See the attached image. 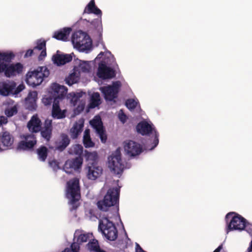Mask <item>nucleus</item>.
Returning <instances> with one entry per match:
<instances>
[{"label":"nucleus","instance_id":"f257e3e1","mask_svg":"<svg viewBox=\"0 0 252 252\" xmlns=\"http://www.w3.org/2000/svg\"><path fill=\"white\" fill-rule=\"evenodd\" d=\"M120 192V187L111 188L108 189L103 199L97 202V207L100 211L107 212L106 215H104L98 220V230L107 240L110 241H115L118 236V230L115 223L110 220L115 217H117L120 220L125 236L128 240H130L119 213Z\"/></svg>","mask_w":252,"mask_h":252},{"label":"nucleus","instance_id":"f03ea898","mask_svg":"<svg viewBox=\"0 0 252 252\" xmlns=\"http://www.w3.org/2000/svg\"><path fill=\"white\" fill-rule=\"evenodd\" d=\"M104 50V52H100L94 59L95 62L101 59L98 63L96 75L103 80H111L115 78L119 66L111 52L107 49Z\"/></svg>","mask_w":252,"mask_h":252},{"label":"nucleus","instance_id":"7ed1b4c3","mask_svg":"<svg viewBox=\"0 0 252 252\" xmlns=\"http://www.w3.org/2000/svg\"><path fill=\"white\" fill-rule=\"evenodd\" d=\"M225 220L227 225V234L233 230L241 231L245 230L252 237V224L240 215L231 212L226 215Z\"/></svg>","mask_w":252,"mask_h":252},{"label":"nucleus","instance_id":"20e7f679","mask_svg":"<svg viewBox=\"0 0 252 252\" xmlns=\"http://www.w3.org/2000/svg\"><path fill=\"white\" fill-rule=\"evenodd\" d=\"M71 41L74 48L79 52L88 54L93 50L92 39L85 32L81 30L74 32L72 34Z\"/></svg>","mask_w":252,"mask_h":252},{"label":"nucleus","instance_id":"39448f33","mask_svg":"<svg viewBox=\"0 0 252 252\" xmlns=\"http://www.w3.org/2000/svg\"><path fill=\"white\" fill-rule=\"evenodd\" d=\"M108 164L110 169L115 174L120 176L122 174L124 169H129L131 167L130 162L123 161L121 149L119 147L108 157Z\"/></svg>","mask_w":252,"mask_h":252},{"label":"nucleus","instance_id":"423d86ee","mask_svg":"<svg viewBox=\"0 0 252 252\" xmlns=\"http://www.w3.org/2000/svg\"><path fill=\"white\" fill-rule=\"evenodd\" d=\"M80 188L79 180L75 178L67 182L66 197L69 199V204L71 206L70 211L77 210L80 204L78 202L80 196Z\"/></svg>","mask_w":252,"mask_h":252},{"label":"nucleus","instance_id":"0eeeda50","mask_svg":"<svg viewBox=\"0 0 252 252\" xmlns=\"http://www.w3.org/2000/svg\"><path fill=\"white\" fill-rule=\"evenodd\" d=\"M50 71L46 66H38L33 71H29L25 76V82L29 86L35 88L40 85L47 78Z\"/></svg>","mask_w":252,"mask_h":252},{"label":"nucleus","instance_id":"6e6552de","mask_svg":"<svg viewBox=\"0 0 252 252\" xmlns=\"http://www.w3.org/2000/svg\"><path fill=\"white\" fill-rule=\"evenodd\" d=\"M24 69V64L20 62L11 63H0V74L3 73L7 78L20 76L22 74Z\"/></svg>","mask_w":252,"mask_h":252},{"label":"nucleus","instance_id":"1a4fd4ad","mask_svg":"<svg viewBox=\"0 0 252 252\" xmlns=\"http://www.w3.org/2000/svg\"><path fill=\"white\" fill-rule=\"evenodd\" d=\"M77 23L79 25H81V24H85L87 26H89L90 24L91 25L97 33L96 45L98 46L99 44H101L102 46L103 49L104 50H106V47L102 39L103 28L101 17H98V18L94 19L91 22L86 19L80 18Z\"/></svg>","mask_w":252,"mask_h":252},{"label":"nucleus","instance_id":"9d476101","mask_svg":"<svg viewBox=\"0 0 252 252\" xmlns=\"http://www.w3.org/2000/svg\"><path fill=\"white\" fill-rule=\"evenodd\" d=\"M122 84L120 81H114L112 85L100 87L99 91L106 101L116 102Z\"/></svg>","mask_w":252,"mask_h":252},{"label":"nucleus","instance_id":"9b49d317","mask_svg":"<svg viewBox=\"0 0 252 252\" xmlns=\"http://www.w3.org/2000/svg\"><path fill=\"white\" fill-rule=\"evenodd\" d=\"M21 137L24 139V140L20 141L16 147V150L21 151H31L32 150L35 145L36 144L37 141L36 137L33 133H27L23 134Z\"/></svg>","mask_w":252,"mask_h":252},{"label":"nucleus","instance_id":"f8f14e48","mask_svg":"<svg viewBox=\"0 0 252 252\" xmlns=\"http://www.w3.org/2000/svg\"><path fill=\"white\" fill-rule=\"evenodd\" d=\"M89 124L98 135L101 142L105 143L107 137L101 117L98 115L95 116L92 120L90 121Z\"/></svg>","mask_w":252,"mask_h":252},{"label":"nucleus","instance_id":"ddd939ff","mask_svg":"<svg viewBox=\"0 0 252 252\" xmlns=\"http://www.w3.org/2000/svg\"><path fill=\"white\" fill-rule=\"evenodd\" d=\"M124 149L127 155L131 157L139 155L143 152V148L139 143L129 140L124 142Z\"/></svg>","mask_w":252,"mask_h":252},{"label":"nucleus","instance_id":"4468645a","mask_svg":"<svg viewBox=\"0 0 252 252\" xmlns=\"http://www.w3.org/2000/svg\"><path fill=\"white\" fill-rule=\"evenodd\" d=\"M89 239L88 234L82 233L81 230H76L74 234L73 241L70 245V249L73 252H79L80 245L86 242Z\"/></svg>","mask_w":252,"mask_h":252},{"label":"nucleus","instance_id":"2eb2a0df","mask_svg":"<svg viewBox=\"0 0 252 252\" xmlns=\"http://www.w3.org/2000/svg\"><path fill=\"white\" fill-rule=\"evenodd\" d=\"M83 162L82 157H76L75 158L68 159L65 161L63 169L67 174H71L72 169L77 170L81 168Z\"/></svg>","mask_w":252,"mask_h":252},{"label":"nucleus","instance_id":"dca6fc26","mask_svg":"<svg viewBox=\"0 0 252 252\" xmlns=\"http://www.w3.org/2000/svg\"><path fill=\"white\" fill-rule=\"evenodd\" d=\"M137 133L142 136H150L157 130L154 124L150 121L147 122L144 120L137 124L136 126Z\"/></svg>","mask_w":252,"mask_h":252},{"label":"nucleus","instance_id":"f3484780","mask_svg":"<svg viewBox=\"0 0 252 252\" xmlns=\"http://www.w3.org/2000/svg\"><path fill=\"white\" fill-rule=\"evenodd\" d=\"M14 137L9 132H0V153L12 148Z\"/></svg>","mask_w":252,"mask_h":252},{"label":"nucleus","instance_id":"a211bd4d","mask_svg":"<svg viewBox=\"0 0 252 252\" xmlns=\"http://www.w3.org/2000/svg\"><path fill=\"white\" fill-rule=\"evenodd\" d=\"M51 93L57 98L56 100L61 101L64 99L67 93V88L57 83H52L50 86Z\"/></svg>","mask_w":252,"mask_h":252},{"label":"nucleus","instance_id":"6ab92c4d","mask_svg":"<svg viewBox=\"0 0 252 252\" xmlns=\"http://www.w3.org/2000/svg\"><path fill=\"white\" fill-rule=\"evenodd\" d=\"M37 100V93L36 91H30L27 97L25 98V106L27 110L34 111L37 108L36 101Z\"/></svg>","mask_w":252,"mask_h":252},{"label":"nucleus","instance_id":"aec40b11","mask_svg":"<svg viewBox=\"0 0 252 252\" xmlns=\"http://www.w3.org/2000/svg\"><path fill=\"white\" fill-rule=\"evenodd\" d=\"M89 96V103L87 106V112L90 109L98 107L101 103V99L98 92L89 90L87 92Z\"/></svg>","mask_w":252,"mask_h":252},{"label":"nucleus","instance_id":"412c9836","mask_svg":"<svg viewBox=\"0 0 252 252\" xmlns=\"http://www.w3.org/2000/svg\"><path fill=\"white\" fill-rule=\"evenodd\" d=\"M17 85L14 81L6 80L0 82V95L8 96L12 95V91Z\"/></svg>","mask_w":252,"mask_h":252},{"label":"nucleus","instance_id":"4be33fe9","mask_svg":"<svg viewBox=\"0 0 252 252\" xmlns=\"http://www.w3.org/2000/svg\"><path fill=\"white\" fill-rule=\"evenodd\" d=\"M75 65L74 66L73 70L78 72V74L82 71V72H89L91 70L90 63L91 62L85 61L75 58L74 56V61Z\"/></svg>","mask_w":252,"mask_h":252},{"label":"nucleus","instance_id":"5701e85b","mask_svg":"<svg viewBox=\"0 0 252 252\" xmlns=\"http://www.w3.org/2000/svg\"><path fill=\"white\" fill-rule=\"evenodd\" d=\"M148 136L145 143L144 144V147L148 151H152L158 146L159 143V133L158 130H155Z\"/></svg>","mask_w":252,"mask_h":252},{"label":"nucleus","instance_id":"b1692460","mask_svg":"<svg viewBox=\"0 0 252 252\" xmlns=\"http://www.w3.org/2000/svg\"><path fill=\"white\" fill-rule=\"evenodd\" d=\"M52 121L46 119L44 121L43 126L41 128L40 134L41 137L46 141L49 142L52 137Z\"/></svg>","mask_w":252,"mask_h":252},{"label":"nucleus","instance_id":"393cba45","mask_svg":"<svg viewBox=\"0 0 252 252\" xmlns=\"http://www.w3.org/2000/svg\"><path fill=\"white\" fill-rule=\"evenodd\" d=\"M42 122L37 115H33L27 123V127L31 133H37L41 130Z\"/></svg>","mask_w":252,"mask_h":252},{"label":"nucleus","instance_id":"a878e982","mask_svg":"<svg viewBox=\"0 0 252 252\" xmlns=\"http://www.w3.org/2000/svg\"><path fill=\"white\" fill-rule=\"evenodd\" d=\"M87 177L91 180H95L99 177L102 173V168L98 165H87Z\"/></svg>","mask_w":252,"mask_h":252},{"label":"nucleus","instance_id":"bb28decb","mask_svg":"<svg viewBox=\"0 0 252 252\" xmlns=\"http://www.w3.org/2000/svg\"><path fill=\"white\" fill-rule=\"evenodd\" d=\"M72 54L74 55L73 53L71 54H57L53 56L52 61L53 63L58 66L63 65L72 61Z\"/></svg>","mask_w":252,"mask_h":252},{"label":"nucleus","instance_id":"cd10ccee","mask_svg":"<svg viewBox=\"0 0 252 252\" xmlns=\"http://www.w3.org/2000/svg\"><path fill=\"white\" fill-rule=\"evenodd\" d=\"M84 126V120L83 118L80 119L78 122H75L72 128L70 129L71 138L75 139L83 131Z\"/></svg>","mask_w":252,"mask_h":252},{"label":"nucleus","instance_id":"c85d7f7f","mask_svg":"<svg viewBox=\"0 0 252 252\" xmlns=\"http://www.w3.org/2000/svg\"><path fill=\"white\" fill-rule=\"evenodd\" d=\"M83 157L88 162L87 165H97L98 155L96 151L89 152L85 150Z\"/></svg>","mask_w":252,"mask_h":252},{"label":"nucleus","instance_id":"c756f323","mask_svg":"<svg viewBox=\"0 0 252 252\" xmlns=\"http://www.w3.org/2000/svg\"><path fill=\"white\" fill-rule=\"evenodd\" d=\"M60 101L59 100H55L54 104L52 106V117L54 119H62L65 117L66 110H62L60 106Z\"/></svg>","mask_w":252,"mask_h":252},{"label":"nucleus","instance_id":"7c9ffc66","mask_svg":"<svg viewBox=\"0 0 252 252\" xmlns=\"http://www.w3.org/2000/svg\"><path fill=\"white\" fill-rule=\"evenodd\" d=\"M61 140L56 143L55 149L60 152L63 151L70 143V140L68 136L64 133L60 135Z\"/></svg>","mask_w":252,"mask_h":252},{"label":"nucleus","instance_id":"2f4dec72","mask_svg":"<svg viewBox=\"0 0 252 252\" xmlns=\"http://www.w3.org/2000/svg\"><path fill=\"white\" fill-rule=\"evenodd\" d=\"M71 30L72 29L70 27L63 28L55 32L52 37L58 40L66 41Z\"/></svg>","mask_w":252,"mask_h":252},{"label":"nucleus","instance_id":"473e14b6","mask_svg":"<svg viewBox=\"0 0 252 252\" xmlns=\"http://www.w3.org/2000/svg\"><path fill=\"white\" fill-rule=\"evenodd\" d=\"M94 14L98 17L102 16V11L95 4L94 0H91L85 7L83 14Z\"/></svg>","mask_w":252,"mask_h":252},{"label":"nucleus","instance_id":"72a5a7b5","mask_svg":"<svg viewBox=\"0 0 252 252\" xmlns=\"http://www.w3.org/2000/svg\"><path fill=\"white\" fill-rule=\"evenodd\" d=\"M85 94V92L81 91L78 92H71L68 94H66V97L69 99L71 104L73 106L76 105L79 98L82 97L83 94Z\"/></svg>","mask_w":252,"mask_h":252},{"label":"nucleus","instance_id":"f704fd0d","mask_svg":"<svg viewBox=\"0 0 252 252\" xmlns=\"http://www.w3.org/2000/svg\"><path fill=\"white\" fill-rule=\"evenodd\" d=\"M15 55L12 51L0 52V63H11L14 60Z\"/></svg>","mask_w":252,"mask_h":252},{"label":"nucleus","instance_id":"c9c22d12","mask_svg":"<svg viewBox=\"0 0 252 252\" xmlns=\"http://www.w3.org/2000/svg\"><path fill=\"white\" fill-rule=\"evenodd\" d=\"M83 147L81 144H77L73 145L68 151L70 155H75L77 157H82L83 158Z\"/></svg>","mask_w":252,"mask_h":252},{"label":"nucleus","instance_id":"e433bc0d","mask_svg":"<svg viewBox=\"0 0 252 252\" xmlns=\"http://www.w3.org/2000/svg\"><path fill=\"white\" fill-rule=\"evenodd\" d=\"M49 152L48 149L44 145H41L36 149L38 159L40 161H45Z\"/></svg>","mask_w":252,"mask_h":252},{"label":"nucleus","instance_id":"4c0bfd02","mask_svg":"<svg viewBox=\"0 0 252 252\" xmlns=\"http://www.w3.org/2000/svg\"><path fill=\"white\" fill-rule=\"evenodd\" d=\"M79 80V76L77 72L73 71V72L70 73L67 77H65L64 81L65 84L69 86L78 82Z\"/></svg>","mask_w":252,"mask_h":252},{"label":"nucleus","instance_id":"58836bf2","mask_svg":"<svg viewBox=\"0 0 252 252\" xmlns=\"http://www.w3.org/2000/svg\"><path fill=\"white\" fill-rule=\"evenodd\" d=\"M125 105L130 111L133 110L138 105L139 109L141 110L139 102L137 99L128 98L126 99L125 102Z\"/></svg>","mask_w":252,"mask_h":252},{"label":"nucleus","instance_id":"ea45409f","mask_svg":"<svg viewBox=\"0 0 252 252\" xmlns=\"http://www.w3.org/2000/svg\"><path fill=\"white\" fill-rule=\"evenodd\" d=\"M18 106L17 105H15L13 106L7 107L5 109L4 113L6 115V118H10L18 113Z\"/></svg>","mask_w":252,"mask_h":252},{"label":"nucleus","instance_id":"a19ab883","mask_svg":"<svg viewBox=\"0 0 252 252\" xmlns=\"http://www.w3.org/2000/svg\"><path fill=\"white\" fill-rule=\"evenodd\" d=\"M56 98H57L54 96V95L51 93L48 96L43 98L42 102L45 106H49L52 103L54 104V102Z\"/></svg>","mask_w":252,"mask_h":252},{"label":"nucleus","instance_id":"79ce46f5","mask_svg":"<svg viewBox=\"0 0 252 252\" xmlns=\"http://www.w3.org/2000/svg\"><path fill=\"white\" fill-rule=\"evenodd\" d=\"M46 42L42 39H38L36 41V45L34 47L33 49H37L39 51L46 49Z\"/></svg>","mask_w":252,"mask_h":252},{"label":"nucleus","instance_id":"37998d69","mask_svg":"<svg viewBox=\"0 0 252 252\" xmlns=\"http://www.w3.org/2000/svg\"><path fill=\"white\" fill-rule=\"evenodd\" d=\"M25 87L23 83L19 84L17 87H15L14 89L12 91V95L16 97L20 93L25 89Z\"/></svg>","mask_w":252,"mask_h":252},{"label":"nucleus","instance_id":"c03bdc74","mask_svg":"<svg viewBox=\"0 0 252 252\" xmlns=\"http://www.w3.org/2000/svg\"><path fill=\"white\" fill-rule=\"evenodd\" d=\"M83 143L86 148H92L95 145V143L92 141L91 138L83 139Z\"/></svg>","mask_w":252,"mask_h":252},{"label":"nucleus","instance_id":"a18cd8bd","mask_svg":"<svg viewBox=\"0 0 252 252\" xmlns=\"http://www.w3.org/2000/svg\"><path fill=\"white\" fill-rule=\"evenodd\" d=\"M85 108V105L84 104H79L73 110V113L75 115H79L83 111Z\"/></svg>","mask_w":252,"mask_h":252},{"label":"nucleus","instance_id":"49530a36","mask_svg":"<svg viewBox=\"0 0 252 252\" xmlns=\"http://www.w3.org/2000/svg\"><path fill=\"white\" fill-rule=\"evenodd\" d=\"M118 118L120 121L123 123L124 124L126 122L127 117L126 115L123 112L122 110H121L119 114Z\"/></svg>","mask_w":252,"mask_h":252},{"label":"nucleus","instance_id":"de8ad7c7","mask_svg":"<svg viewBox=\"0 0 252 252\" xmlns=\"http://www.w3.org/2000/svg\"><path fill=\"white\" fill-rule=\"evenodd\" d=\"M49 165L54 170H56L60 168L59 163L56 160H53L49 162Z\"/></svg>","mask_w":252,"mask_h":252},{"label":"nucleus","instance_id":"09e8293b","mask_svg":"<svg viewBox=\"0 0 252 252\" xmlns=\"http://www.w3.org/2000/svg\"><path fill=\"white\" fill-rule=\"evenodd\" d=\"M41 51V52L38 57V61H42L47 56L46 49H44L43 50Z\"/></svg>","mask_w":252,"mask_h":252},{"label":"nucleus","instance_id":"8fccbe9b","mask_svg":"<svg viewBox=\"0 0 252 252\" xmlns=\"http://www.w3.org/2000/svg\"><path fill=\"white\" fill-rule=\"evenodd\" d=\"M7 123V118H6L5 116H0V127L3 125L6 124Z\"/></svg>","mask_w":252,"mask_h":252},{"label":"nucleus","instance_id":"3c124183","mask_svg":"<svg viewBox=\"0 0 252 252\" xmlns=\"http://www.w3.org/2000/svg\"><path fill=\"white\" fill-rule=\"evenodd\" d=\"M89 138H91L90 136V130L89 129L87 128L84 132L83 139H88Z\"/></svg>","mask_w":252,"mask_h":252},{"label":"nucleus","instance_id":"603ef678","mask_svg":"<svg viewBox=\"0 0 252 252\" xmlns=\"http://www.w3.org/2000/svg\"><path fill=\"white\" fill-rule=\"evenodd\" d=\"M33 49H28V50H27L25 54L24 55V58H27L28 57H31L32 56V55L33 54Z\"/></svg>","mask_w":252,"mask_h":252},{"label":"nucleus","instance_id":"864d4df0","mask_svg":"<svg viewBox=\"0 0 252 252\" xmlns=\"http://www.w3.org/2000/svg\"><path fill=\"white\" fill-rule=\"evenodd\" d=\"M222 249V244L220 245L215 250V252H220Z\"/></svg>","mask_w":252,"mask_h":252},{"label":"nucleus","instance_id":"5fc2aeb1","mask_svg":"<svg viewBox=\"0 0 252 252\" xmlns=\"http://www.w3.org/2000/svg\"><path fill=\"white\" fill-rule=\"evenodd\" d=\"M248 252H252V241L251 242L249 247L247 249Z\"/></svg>","mask_w":252,"mask_h":252},{"label":"nucleus","instance_id":"6e6d98bb","mask_svg":"<svg viewBox=\"0 0 252 252\" xmlns=\"http://www.w3.org/2000/svg\"><path fill=\"white\" fill-rule=\"evenodd\" d=\"M62 252H73L72 249L69 248H65L64 250Z\"/></svg>","mask_w":252,"mask_h":252},{"label":"nucleus","instance_id":"4d7b16f0","mask_svg":"<svg viewBox=\"0 0 252 252\" xmlns=\"http://www.w3.org/2000/svg\"><path fill=\"white\" fill-rule=\"evenodd\" d=\"M213 252H215L214 251Z\"/></svg>","mask_w":252,"mask_h":252}]
</instances>
